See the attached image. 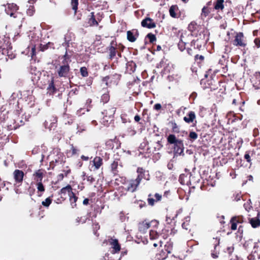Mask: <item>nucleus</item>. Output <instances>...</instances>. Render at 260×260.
Segmentation results:
<instances>
[{
	"label": "nucleus",
	"instance_id": "f257e3e1",
	"mask_svg": "<svg viewBox=\"0 0 260 260\" xmlns=\"http://www.w3.org/2000/svg\"><path fill=\"white\" fill-rule=\"evenodd\" d=\"M216 72L210 69L206 72L205 77L206 80L202 79L201 84L204 88H209L211 90H215L220 86L221 80L215 75Z\"/></svg>",
	"mask_w": 260,
	"mask_h": 260
},
{
	"label": "nucleus",
	"instance_id": "f03ea898",
	"mask_svg": "<svg viewBox=\"0 0 260 260\" xmlns=\"http://www.w3.org/2000/svg\"><path fill=\"white\" fill-rule=\"evenodd\" d=\"M125 47L121 44H117L116 40H112L107 48L108 53V58L112 60L116 57L117 54L119 58L121 57V52H123Z\"/></svg>",
	"mask_w": 260,
	"mask_h": 260
},
{
	"label": "nucleus",
	"instance_id": "7ed1b4c3",
	"mask_svg": "<svg viewBox=\"0 0 260 260\" xmlns=\"http://www.w3.org/2000/svg\"><path fill=\"white\" fill-rule=\"evenodd\" d=\"M167 142L170 145H173L174 152L178 155H183L184 144L183 140L177 139L174 134H170L167 137Z\"/></svg>",
	"mask_w": 260,
	"mask_h": 260
},
{
	"label": "nucleus",
	"instance_id": "20e7f679",
	"mask_svg": "<svg viewBox=\"0 0 260 260\" xmlns=\"http://www.w3.org/2000/svg\"><path fill=\"white\" fill-rule=\"evenodd\" d=\"M55 74L60 78H70L72 74L69 63H60L54 64Z\"/></svg>",
	"mask_w": 260,
	"mask_h": 260
},
{
	"label": "nucleus",
	"instance_id": "39448f33",
	"mask_svg": "<svg viewBox=\"0 0 260 260\" xmlns=\"http://www.w3.org/2000/svg\"><path fill=\"white\" fill-rule=\"evenodd\" d=\"M121 77L119 74L114 73L104 77L102 79V81L105 83L107 87H111L113 85H117Z\"/></svg>",
	"mask_w": 260,
	"mask_h": 260
},
{
	"label": "nucleus",
	"instance_id": "423d86ee",
	"mask_svg": "<svg viewBox=\"0 0 260 260\" xmlns=\"http://www.w3.org/2000/svg\"><path fill=\"white\" fill-rule=\"evenodd\" d=\"M137 177L136 179L139 181L140 183L142 182L143 180L145 181H149L150 179V175L149 171L146 170L145 168L141 167L137 168L136 170Z\"/></svg>",
	"mask_w": 260,
	"mask_h": 260
},
{
	"label": "nucleus",
	"instance_id": "0eeeda50",
	"mask_svg": "<svg viewBox=\"0 0 260 260\" xmlns=\"http://www.w3.org/2000/svg\"><path fill=\"white\" fill-rule=\"evenodd\" d=\"M66 161V158L63 153L57 152L53 159L50 162V167L53 169L57 165H64Z\"/></svg>",
	"mask_w": 260,
	"mask_h": 260
},
{
	"label": "nucleus",
	"instance_id": "6e6552de",
	"mask_svg": "<svg viewBox=\"0 0 260 260\" xmlns=\"http://www.w3.org/2000/svg\"><path fill=\"white\" fill-rule=\"evenodd\" d=\"M233 45L237 47H245L246 46V41L243 32H236L234 39L231 41Z\"/></svg>",
	"mask_w": 260,
	"mask_h": 260
},
{
	"label": "nucleus",
	"instance_id": "1a4fd4ad",
	"mask_svg": "<svg viewBox=\"0 0 260 260\" xmlns=\"http://www.w3.org/2000/svg\"><path fill=\"white\" fill-rule=\"evenodd\" d=\"M140 183L136 179H132L125 183V190L127 191L134 192L137 190Z\"/></svg>",
	"mask_w": 260,
	"mask_h": 260
},
{
	"label": "nucleus",
	"instance_id": "9d476101",
	"mask_svg": "<svg viewBox=\"0 0 260 260\" xmlns=\"http://www.w3.org/2000/svg\"><path fill=\"white\" fill-rule=\"evenodd\" d=\"M121 143L119 139L115 137L114 139L108 140L105 143L106 149L112 150L114 148L118 149L120 147Z\"/></svg>",
	"mask_w": 260,
	"mask_h": 260
},
{
	"label": "nucleus",
	"instance_id": "9b49d317",
	"mask_svg": "<svg viewBox=\"0 0 260 260\" xmlns=\"http://www.w3.org/2000/svg\"><path fill=\"white\" fill-rule=\"evenodd\" d=\"M13 175L15 181L14 185L17 187L19 186L23 180L24 172L22 170L16 169L13 172Z\"/></svg>",
	"mask_w": 260,
	"mask_h": 260
},
{
	"label": "nucleus",
	"instance_id": "f8f14e48",
	"mask_svg": "<svg viewBox=\"0 0 260 260\" xmlns=\"http://www.w3.org/2000/svg\"><path fill=\"white\" fill-rule=\"evenodd\" d=\"M24 124V121L23 119L19 118H14L12 120H10L8 123V128L9 130L16 129L19 127Z\"/></svg>",
	"mask_w": 260,
	"mask_h": 260
},
{
	"label": "nucleus",
	"instance_id": "ddd939ff",
	"mask_svg": "<svg viewBox=\"0 0 260 260\" xmlns=\"http://www.w3.org/2000/svg\"><path fill=\"white\" fill-rule=\"evenodd\" d=\"M103 165V158L100 156H95L90 161L91 171H95L99 170Z\"/></svg>",
	"mask_w": 260,
	"mask_h": 260
},
{
	"label": "nucleus",
	"instance_id": "4468645a",
	"mask_svg": "<svg viewBox=\"0 0 260 260\" xmlns=\"http://www.w3.org/2000/svg\"><path fill=\"white\" fill-rule=\"evenodd\" d=\"M5 46L6 47L3 50V52L2 53L4 55H7L8 56V58L11 59H14L16 57V54L13 51L11 43L9 41H7Z\"/></svg>",
	"mask_w": 260,
	"mask_h": 260
},
{
	"label": "nucleus",
	"instance_id": "2eb2a0df",
	"mask_svg": "<svg viewBox=\"0 0 260 260\" xmlns=\"http://www.w3.org/2000/svg\"><path fill=\"white\" fill-rule=\"evenodd\" d=\"M141 26L143 27L151 29L156 27V23L152 18L146 17L141 21Z\"/></svg>",
	"mask_w": 260,
	"mask_h": 260
},
{
	"label": "nucleus",
	"instance_id": "dca6fc26",
	"mask_svg": "<svg viewBox=\"0 0 260 260\" xmlns=\"http://www.w3.org/2000/svg\"><path fill=\"white\" fill-rule=\"evenodd\" d=\"M196 119V115L193 111H189L187 115L183 117V120L187 123H193V126H196L197 123Z\"/></svg>",
	"mask_w": 260,
	"mask_h": 260
},
{
	"label": "nucleus",
	"instance_id": "f3484780",
	"mask_svg": "<svg viewBox=\"0 0 260 260\" xmlns=\"http://www.w3.org/2000/svg\"><path fill=\"white\" fill-rule=\"evenodd\" d=\"M243 217L242 216H235L231 218L230 223L231 224V230L235 231L237 229V224L243 222Z\"/></svg>",
	"mask_w": 260,
	"mask_h": 260
},
{
	"label": "nucleus",
	"instance_id": "a211bd4d",
	"mask_svg": "<svg viewBox=\"0 0 260 260\" xmlns=\"http://www.w3.org/2000/svg\"><path fill=\"white\" fill-rule=\"evenodd\" d=\"M109 243L111 246L113 253H118L121 249V246L118 242V240L116 239L110 238L109 239Z\"/></svg>",
	"mask_w": 260,
	"mask_h": 260
},
{
	"label": "nucleus",
	"instance_id": "6ab92c4d",
	"mask_svg": "<svg viewBox=\"0 0 260 260\" xmlns=\"http://www.w3.org/2000/svg\"><path fill=\"white\" fill-rule=\"evenodd\" d=\"M127 39L131 42H134L139 37V33L137 29L128 30L126 32Z\"/></svg>",
	"mask_w": 260,
	"mask_h": 260
},
{
	"label": "nucleus",
	"instance_id": "aec40b11",
	"mask_svg": "<svg viewBox=\"0 0 260 260\" xmlns=\"http://www.w3.org/2000/svg\"><path fill=\"white\" fill-rule=\"evenodd\" d=\"M251 82L255 89L260 88V72H256L255 74L251 78Z\"/></svg>",
	"mask_w": 260,
	"mask_h": 260
},
{
	"label": "nucleus",
	"instance_id": "412c9836",
	"mask_svg": "<svg viewBox=\"0 0 260 260\" xmlns=\"http://www.w3.org/2000/svg\"><path fill=\"white\" fill-rule=\"evenodd\" d=\"M45 171L43 169H39L32 174L34 181L36 182H42L44 176Z\"/></svg>",
	"mask_w": 260,
	"mask_h": 260
},
{
	"label": "nucleus",
	"instance_id": "4be33fe9",
	"mask_svg": "<svg viewBox=\"0 0 260 260\" xmlns=\"http://www.w3.org/2000/svg\"><path fill=\"white\" fill-rule=\"evenodd\" d=\"M191 175L189 174L188 177L187 175L182 174L180 175L179 178V181L182 185H189L191 184Z\"/></svg>",
	"mask_w": 260,
	"mask_h": 260
},
{
	"label": "nucleus",
	"instance_id": "5701e85b",
	"mask_svg": "<svg viewBox=\"0 0 260 260\" xmlns=\"http://www.w3.org/2000/svg\"><path fill=\"white\" fill-rule=\"evenodd\" d=\"M47 89L50 94H53L57 92V89L55 86L54 78L53 77H51V80L49 81Z\"/></svg>",
	"mask_w": 260,
	"mask_h": 260
},
{
	"label": "nucleus",
	"instance_id": "b1692460",
	"mask_svg": "<svg viewBox=\"0 0 260 260\" xmlns=\"http://www.w3.org/2000/svg\"><path fill=\"white\" fill-rule=\"evenodd\" d=\"M119 158H115L111 164V171L114 176L118 175L119 171L118 170V166L119 164Z\"/></svg>",
	"mask_w": 260,
	"mask_h": 260
},
{
	"label": "nucleus",
	"instance_id": "393cba45",
	"mask_svg": "<svg viewBox=\"0 0 260 260\" xmlns=\"http://www.w3.org/2000/svg\"><path fill=\"white\" fill-rule=\"evenodd\" d=\"M136 68V64L134 61H128L126 64V69L125 73L131 74L135 71Z\"/></svg>",
	"mask_w": 260,
	"mask_h": 260
},
{
	"label": "nucleus",
	"instance_id": "a878e982",
	"mask_svg": "<svg viewBox=\"0 0 260 260\" xmlns=\"http://www.w3.org/2000/svg\"><path fill=\"white\" fill-rule=\"evenodd\" d=\"M150 227V223H149V222L144 220L139 223L138 230L141 233H145Z\"/></svg>",
	"mask_w": 260,
	"mask_h": 260
},
{
	"label": "nucleus",
	"instance_id": "bb28decb",
	"mask_svg": "<svg viewBox=\"0 0 260 260\" xmlns=\"http://www.w3.org/2000/svg\"><path fill=\"white\" fill-rule=\"evenodd\" d=\"M179 12V10L177 5H172L169 9V13L170 16L173 18H179V15L178 14V12Z\"/></svg>",
	"mask_w": 260,
	"mask_h": 260
},
{
	"label": "nucleus",
	"instance_id": "cd10ccee",
	"mask_svg": "<svg viewBox=\"0 0 260 260\" xmlns=\"http://www.w3.org/2000/svg\"><path fill=\"white\" fill-rule=\"evenodd\" d=\"M224 0H215L214 2V9L217 12L222 11L224 9Z\"/></svg>",
	"mask_w": 260,
	"mask_h": 260
},
{
	"label": "nucleus",
	"instance_id": "c85d7f7f",
	"mask_svg": "<svg viewBox=\"0 0 260 260\" xmlns=\"http://www.w3.org/2000/svg\"><path fill=\"white\" fill-rule=\"evenodd\" d=\"M260 212L258 211L257 213V217L256 218H249V223L252 228H255L260 225V219L258 218Z\"/></svg>",
	"mask_w": 260,
	"mask_h": 260
},
{
	"label": "nucleus",
	"instance_id": "c756f323",
	"mask_svg": "<svg viewBox=\"0 0 260 260\" xmlns=\"http://www.w3.org/2000/svg\"><path fill=\"white\" fill-rule=\"evenodd\" d=\"M90 214L91 213H88L87 214V215L77 217V218L75 219V223L76 225H79L80 223H85L90 216Z\"/></svg>",
	"mask_w": 260,
	"mask_h": 260
},
{
	"label": "nucleus",
	"instance_id": "7c9ffc66",
	"mask_svg": "<svg viewBox=\"0 0 260 260\" xmlns=\"http://www.w3.org/2000/svg\"><path fill=\"white\" fill-rule=\"evenodd\" d=\"M38 197H41L45 191V187L42 182L36 183Z\"/></svg>",
	"mask_w": 260,
	"mask_h": 260
},
{
	"label": "nucleus",
	"instance_id": "2f4dec72",
	"mask_svg": "<svg viewBox=\"0 0 260 260\" xmlns=\"http://www.w3.org/2000/svg\"><path fill=\"white\" fill-rule=\"evenodd\" d=\"M94 12L90 13V18H88V23L90 26H98L99 23L95 19Z\"/></svg>",
	"mask_w": 260,
	"mask_h": 260
},
{
	"label": "nucleus",
	"instance_id": "473e14b6",
	"mask_svg": "<svg viewBox=\"0 0 260 260\" xmlns=\"http://www.w3.org/2000/svg\"><path fill=\"white\" fill-rule=\"evenodd\" d=\"M168 254L167 252L162 249L156 254L155 260H164L168 257Z\"/></svg>",
	"mask_w": 260,
	"mask_h": 260
},
{
	"label": "nucleus",
	"instance_id": "72a5a7b5",
	"mask_svg": "<svg viewBox=\"0 0 260 260\" xmlns=\"http://www.w3.org/2000/svg\"><path fill=\"white\" fill-rule=\"evenodd\" d=\"M70 197V201L72 208H75L77 206L76 202L78 198L76 196L75 193L73 191L71 192L70 195H69Z\"/></svg>",
	"mask_w": 260,
	"mask_h": 260
},
{
	"label": "nucleus",
	"instance_id": "f704fd0d",
	"mask_svg": "<svg viewBox=\"0 0 260 260\" xmlns=\"http://www.w3.org/2000/svg\"><path fill=\"white\" fill-rule=\"evenodd\" d=\"M232 104L234 105H239V108L241 111H243L242 109V107L244 106L245 102L242 100L241 97H238L237 99H235L233 100Z\"/></svg>",
	"mask_w": 260,
	"mask_h": 260
},
{
	"label": "nucleus",
	"instance_id": "c9c22d12",
	"mask_svg": "<svg viewBox=\"0 0 260 260\" xmlns=\"http://www.w3.org/2000/svg\"><path fill=\"white\" fill-rule=\"evenodd\" d=\"M40 48L41 51H44L49 48H52L54 49L55 47L53 43L49 42L45 45L42 44H40Z\"/></svg>",
	"mask_w": 260,
	"mask_h": 260
},
{
	"label": "nucleus",
	"instance_id": "e433bc0d",
	"mask_svg": "<svg viewBox=\"0 0 260 260\" xmlns=\"http://www.w3.org/2000/svg\"><path fill=\"white\" fill-rule=\"evenodd\" d=\"M173 248V242L169 241L166 243L164 247V250L167 252V253H171L172 251Z\"/></svg>",
	"mask_w": 260,
	"mask_h": 260
},
{
	"label": "nucleus",
	"instance_id": "4c0bfd02",
	"mask_svg": "<svg viewBox=\"0 0 260 260\" xmlns=\"http://www.w3.org/2000/svg\"><path fill=\"white\" fill-rule=\"evenodd\" d=\"M92 226L93 233L97 237H99L100 234L98 232V231L100 229V225L99 223L98 222H97L96 221L93 222Z\"/></svg>",
	"mask_w": 260,
	"mask_h": 260
},
{
	"label": "nucleus",
	"instance_id": "58836bf2",
	"mask_svg": "<svg viewBox=\"0 0 260 260\" xmlns=\"http://www.w3.org/2000/svg\"><path fill=\"white\" fill-rule=\"evenodd\" d=\"M8 9H11L12 11L10 13L7 12L8 14H10L11 16L14 15V12L16 11L18 9V7L15 4H8Z\"/></svg>",
	"mask_w": 260,
	"mask_h": 260
},
{
	"label": "nucleus",
	"instance_id": "ea45409f",
	"mask_svg": "<svg viewBox=\"0 0 260 260\" xmlns=\"http://www.w3.org/2000/svg\"><path fill=\"white\" fill-rule=\"evenodd\" d=\"M72 191V188L70 185H68L64 187H63L60 190V193L61 194H66L67 192L69 195H70L71 192Z\"/></svg>",
	"mask_w": 260,
	"mask_h": 260
},
{
	"label": "nucleus",
	"instance_id": "a19ab883",
	"mask_svg": "<svg viewBox=\"0 0 260 260\" xmlns=\"http://www.w3.org/2000/svg\"><path fill=\"white\" fill-rule=\"evenodd\" d=\"M159 234L155 230H151L149 232L150 239L151 240L157 239L159 238Z\"/></svg>",
	"mask_w": 260,
	"mask_h": 260
},
{
	"label": "nucleus",
	"instance_id": "79ce46f5",
	"mask_svg": "<svg viewBox=\"0 0 260 260\" xmlns=\"http://www.w3.org/2000/svg\"><path fill=\"white\" fill-rule=\"evenodd\" d=\"M185 221L182 224L183 229L188 230L190 229V225L189 224L190 217H187L184 218Z\"/></svg>",
	"mask_w": 260,
	"mask_h": 260
},
{
	"label": "nucleus",
	"instance_id": "37998d69",
	"mask_svg": "<svg viewBox=\"0 0 260 260\" xmlns=\"http://www.w3.org/2000/svg\"><path fill=\"white\" fill-rule=\"evenodd\" d=\"M197 28L198 25L195 21L191 22L188 26V30L191 32L195 31L197 29Z\"/></svg>",
	"mask_w": 260,
	"mask_h": 260
},
{
	"label": "nucleus",
	"instance_id": "c03bdc74",
	"mask_svg": "<svg viewBox=\"0 0 260 260\" xmlns=\"http://www.w3.org/2000/svg\"><path fill=\"white\" fill-rule=\"evenodd\" d=\"M62 60L61 63H69L71 62L70 56L68 55L67 50H66L65 54L61 57Z\"/></svg>",
	"mask_w": 260,
	"mask_h": 260
},
{
	"label": "nucleus",
	"instance_id": "a18cd8bd",
	"mask_svg": "<svg viewBox=\"0 0 260 260\" xmlns=\"http://www.w3.org/2000/svg\"><path fill=\"white\" fill-rule=\"evenodd\" d=\"M172 132L178 134L180 132V127L175 121L171 122Z\"/></svg>",
	"mask_w": 260,
	"mask_h": 260
},
{
	"label": "nucleus",
	"instance_id": "49530a36",
	"mask_svg": "<svg viewBox=\"0 0 260 260\" xmlns=\"http://www.w3.org/2000/svg\"><path fill=\"white\" fill-rule=\"evenodd\" d=\"M116 108L114 107H110L105 110L106 114H108L109 117L113 116L115 113Z\"/></svg>",
	"mask_w": 260,
	"mask_h": 260
},
{
	"label": "nucleus",
	"instance_id": "de8ad7c7",
	"mask_svg": "<svg viewBox=\"0 0 260 260\" xmlns=\"http://www.w3.org/2000/svg\"><path fill=\"white\" fill-rule=\"evenodd\" d=\"M210 13V10L207 7L204 6L202 9L201 16L204 18L207 17Z\"/></svg>",
	"mask_w": 260,
	"mask_h": 260
},
{
	"label": "nucleus",
	"instance_id": "09e8293b",
	"mask_svg": "<svg viewBox=\"0 0 260 260\" xmlns=\"http://www.w3.org/2000/svg\"><path fill=\"white\" fill-rule=\"evenodd\" d=\"M205 59V57L202 55L196 54L194 56V60L198 64H201Z\"/></svg>",
	"mask_w": 260,
	"mask_h": 260
},
{
	"label": "nucleus",
	"instance_id": "8fccbe9b",
	"mask_svg": "<svg viewBox=\"0 0 260 260\" xmlns=\"http://www.w3.org/2000/svg\"><path fill=\"white\" fill-rule=\"evenodd\" d=\"M198 135L195 132H190L188 135V139L191 142L194 141L197 139Z\"/></svg>",
	"mask_w": 260,
	"mask_h": 260
},
{
	"label": "nucleus",
	"instance_id": "3c124183",
	"mask_svg": "<svg viewBox=\"0 0 260 260\" xmlns=\"http://www.w3.org/2000/svg\"><path fill=\"white\" fill-rule=\"evenodd\" d=\"M80 72L83 77H86L89 75L87 69L85 67H81L80 69Z\"/></svg>",
	"mask_w": 260,
	"mask_h": 260
},
{
	"label": "nucleus",
	"instance_id": "603ef678",
	"mask_svg": "<svg viewBox=\"0 0 260 260\" xmlns=\"http://www.w3.org/2000/svg\"><path fill=\"white\" fill-rule=\"evenodd\" d=\"M146 37L149 39V42L153 44L156 40L155 36L152 33H148Z\"/></svg>",
	"mask_w": 260,
	"mask_h": 260
},
{
	"label": "nucleus",
	"instance_id": "864d4df0",
	"mask_svg": "<svg viewBox=\"0 0 260 260\" xmlns=\"http://www.w3.org/2000/svg\"><path fill=\"white\" fill-rule=\"evenodd\" d=\"M52 200L49 197L45 199V201L42 202V205L45 207H48L51 204Z\"/></svg>",
	"mask_w": 260,
	"mask_h": 260
},
{
	"label": "nucleus",
	"instance_id": "5fc2aeb1",
	"mask_svg": "<svg viewBox=\"0 0 260 260\" xmlns=\"http://www.w3.org/2000/svg\"><path fill=\"white\" fill-rule=\"evenodd\" d=\"M71 5L74 13L76 14L78 9V0H71Z\"/></svg>",
	"mask_w": 260,
	"mask_h": 260
},
{
	"label": "nucleus",
	"instance_id": "6e6d98bb",
	"mask_svg": "<svg viewBox=\"0 0 260 260\" xmlns=\"http://www.w3.org/2000/svg\"><path fill=\"white\" fill-rule=\"evenodd\" d=\"M185 46H186V43L183 42L182 41V40L181 39L178 44V47L179 49L181 51H184L186 48Z\"/></svg>",
	"mask_w": 260,
	"mask_h": 260
},
{
	"label": "nucleus",
	"instance_id": "4d7b16f0",
	"mask_svg": "<svg viewBox=\"0 0 260 260\" xmlns=\"http://www.w3.org/2000/svg\"><path fill=\"white\" fill-rule=\"evenodd\" d=\"M110 100V95L108 93L103 94L101 96V101L103 103H107Z\"/></svg>",
	"mask_w": 260,
	"mask_h": 260
},
{
	"label": "nucleus",
	"instance_id": "13d9d810",
	"mask_svg": "<svg viewBox=\"0 0 260 260\" xmlns=\"http://www.w3.org/2000/svg\"><path fill=\"white\" fill-rule=\"evenodd\" d=\"M83 176L85 177L84 178V180L86 179L87 181L89 182L90 184H92L95 181V179L93 177L92 175L86 176V173L83 172Z\"/></svg>",
	"mask_w": 260,
	"mask_h": 260
},
{
	"label": "nucleus",
	"instance_id": "bf43d9fd",
	"mask_svg": "<svg viewBox=\"0 0 260 260\" xmlns=\"http://www.w3.org/2000/svg\"><path fill=\"white\" fill-rule=\"evenodd\" d=\"M35 12V9L34 6H29V8L27 9L26 13L27 14L30 16H31L34 15Z\"/></svg>",
	"mask_w": 260,
	"mask_h": 260
},
{
	"label": "nucleus",
	"instance_id": "052dcab7",
	"mask_svg": "<svg viewBox=\"0 0 260 260\" xmlns=\"http://www.w3.org/2000/svg\"><path fill=\"white\" fill-rule=\"evenodd\" d=\"M151 194H149L148 195V198L147 199V202H148L149 205H150L151 206H153L154 205L155 202H156V201L155 200V199L151 198Z\"/></svg>",
	"mask_w": 260,
	"mask_h": 260
},
{
	"label": "nucleus",
	"instance_id": "680f3d73",
	"mask_svg": "<svg viewBox=\"0 0 260 260\" xmlns=\"http://www.w3.org/2000/svg\"><path fill=\"white\" fill-rule=\"evenodd\" d=\"M121 119L123 123H125L127 122H130V120L127 118V116L126 114H122L120 116Z\"/></svg>",
	"mask_w": 260,
	"mask_h": 260
},
{
	"label": "nucleus",
	"instance_id": "e2e57ef3",
	"mask_svg": "<svg viewBox=\"0 0 260 260\" xmlns=\"http://www.w3.org/2000/svg\"><path fill=\"white\" fill-rule=\"evenodd\" d=\"M62 172L64 173L65 177H67L71 173V170L69 166H66L63 168Z\"/></svg>",
	"mask_w": 260,
	"mask_h": 260
},
{
	"label": "nucleus",
	"instance_id": "0e129e2a",
	"mask_svg": "<svg viewBox=\"0 0 260 260\" xmlns=\"http://www.w3.org/2000/svg\"><path fill=\"white\" fill-rule=\"evenodd\" d=\"M70 151L72 155H74L78 153L79 150L72 144L71 145V148Z\"/></svg>",
	"mask_w": 260,
	"mask_h": 260
},
{
	"label": "nucleus",
	"instance_id": "69168bd1",
	"mask_svg": "<svg viewBox=\"0 0 260 260\" xmlns=\"http://www.w3.org/2000/svg\"><path fill=\"white\" fill-rule=\"evenodd\" d=\"M35 188L31 186H29L27 188V193L29 196L31 197L35 194Z\"/></svg>",
	"mask_w": 260,
	"mask_h": 260
},
{
	"label": "nucleus",
	"instance_id": "338daca9",
	"mask_svg": "<svg viewBox=\"0 0 260 260\" xmlns=\"http://www.w3.org/2000/svg\"><path fill=\"white\" fill-rule=\"evenodd\" d=\"M21 113L20 110L18 109H16L14 111V114L13 116V118H19L20 114Z\"/></svg>",
	"mask_w": 260,
	"mask_h": 260
},
{
	"label": "nucleus",
	"instance_id": "774afa93",
	"mask_svg": "<svg viewBox=\"0 0 260 260\" xmlns=\"http://www.w3.org/2000/svg\"><path fill=\"white\" fill-rule=\"evenodd\" d=\"M140 209H142L147 206L146 203L143 201L140 200L137 202Z\"/></svg>",
	"mask_w": 260,
	"mask_h": 260
}]
</instances>
